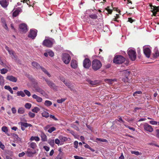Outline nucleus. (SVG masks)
Returning a JSON list of instances; mask_svg holds the SVG:
<instances>
[{
    "label": "nucleus",
    "instance_id": "f257e3e1",
    "mask_svg": "<svg viewBox=\"0 0 159 159\" xmlns=\"http://www.w3.org/2000/svg\"><path fill=\"white\" fill-rule=\"evenodd\" d=\"M102 66L101 62L99 60L95 59L92 62V69L95 71L99 69Z\"/></svg>",
    "mask_w": 159,
    "mask_h": 159
},
{
    "label": "nucleus",
    "instance_id": "f03ea898",
    "mask_svg": "<svg viewBox=\"0 0 159 159\" xmlns=\"http://www.w3.org/2000/svg\"><path fill=\"white\" fill-rule=\"evenodd\" d=\"M125 61V58L121 55L115 56L113 59V62L116 64H121Z\"/></svg>",
    "mask_w": 159,
    "mask_h": 159
},
{
    "label": "nucleus",
    "instance_id": "7ed1b4c3",
    "mask_svg": "<svg viewBox=\"0 0 159 159\" xmlns=\"http://www.w3.org/2000/svg\"><path fill=\"white\" fill-rule=\"evenodd\" d=\"M127 53L131 60L134 61L135 60L136 58V55L135 50L129 48L128 50Z\"/></svg>",
    "mask_w": 159,
    "mask_h": 159
},
{
    "label": "nucleus",
    "instance_id": "20e7f679",
    "mask_svg": "<svg viewBox=\"0 0 159 159\" xmlns=\"http://www.w3.org/2000/svg\"><path fill=\"white\" fill-rule=\"evenodd\" d=\"M54 42V40L52 39H46L43 41V45L45 46L50 48L52 46Z\"/></svg>",
    "mask_w": 159,
    "mask_h": 159
},
{
    "label": "nucleus",
    "instance_id": "39448f33",
    "mask_svg": "<svg viewBox=\"0 0 159 159\" xmlns=\"http://www.w3.org/2000/svg\"><path fill=\"white\" fill-rule=\"evenodd\" d=\"M62 59L65 64H68L70 61L71 57L68 54L64 53L62 54Z\"/></svg>",
    "mask_w": 159,
    "mask_h": 159
},
{
    "label": "nucleus",
    "instance_id": "423d86ee",
    "mask_svg": "<svg viewBox=\"0 0 159 159\" xmlns=\"http://www.w3.org/2000/svg\"><path fill=\"white\" fill-rule=\"evenodd\" d=\"M43 79L45 80L47 84L50 88L53 89L54 90H57V87L52 81H50L48 79H46L45 78H43Z\"/></svg>",
    "mask_w": 159,
    "mask_h": 159
},
{
    "label": "nucleus",
    "instance_id": "0eeeda50",
    "mask_svg": "<svg viewBox=\"0 0 159 159\" xmlns=\"http://www.w3.org/2000/svg\"><path fill=\"white\" fill-rule=\"evenodd\" d=\"M37 30H31L28 34V37L32 39H34L36 37Z\"/></svg>",
    "mask_w": 159,
    "mask_h": 159
},
{
    "label": "nucleus",
    "instance_id": "6e6552de",
    "mask_svg": "<svg viewBox=\"0 0 159 159\" xmlns=\"http://www.w3.org/2000/svg\"><path fill=\"white\" fill-rule=\"evenodd\" d=\"M144 129L149 132H152L153 130V129L152 126L147 123H145L143 125Z\"/></svg>",
    "mask_w": 159,
    "mask_h": 159
},
{
    "label": "nucleus",
    "instance_id": "1a4fd4ad",
    "mask_svg": "<svg viewBox=\"0 0 159 159\" xmlns=\"http://www.w3.org/2000/svg\"><path fill=\"white\" fill-rule=\"evenodd\" d=\"M91 62L88 58H85L83 61V66L86 69H88L91 66Z\"/></svg>",
    "mask_w": 159,
    "mask_h": 159
},
{
    "label": "nucleus",
    "instance_id": "9d476101",
    "mask_svg": "<svg viewBox=\"0 0 159 159\" xmlns=\"http://www.w3.org/2000/svg\"><path fill=\"white\" fill-rule=\"evenodd\" d=\"M62 81L70 89L71 91L73 92L75 91V90L74 89L73 87L71 85V84L68 81H66L65 79H63V80H62Z\"/></svg>",
    "mask_w": 159,
    "mask_h": 159
},
{
    "label": "nucleus",
    "instance_id": "9b49d317",
    "mask_svg": "<svg viewBox=\"0 0 159 159\" xmlns=\"http://www.w3.org/2000/svg\"><path fill=\"white\" fill-rule=\"evenodd\" d=\"M19 28L21 31L25 33L27 30L28 29L26 24H22L20 25Z\"/></svg>",
    "mask_w": 159,
    "mask_h": 159
},
{
    "label": "nucleus",
    "instance_id": "f8f14e48",
    "mask_svg": "<svg viewBox=\"0 0 159 159\" xmlns=\"http://www.w3.org/2000/svg\"><path fill=\"white\" fill-rule=\"evenodd\" d=\"M143 52L146 57L148 58H149L151 53L150 49L148 48H143Z\"/></svg>",
    "mask_w": 159,
    "mask_h": 159
},
{
    "label": "nucleus",
    "instance_id": "ddd939ff",
    "mask_svg": "<svg viewBox=\"0 0 159 159\" xmlns=\"http://www.w3.org/2000/svg\"><path fill=\"white\" fill-rule=\"evenodd\" d=\"M35 89L36 92L39 93L44 96H45L46 95L45 92L43 89L39 87H35Z\"/></svg>",
    "mask_w": 159,
    "mask_h": 159
},
{
    "label": "nucleus",
    "instance_id": "4468645a",
    "mask_svg": "<svg viewBox=\"0 0 159 159\" xmlns=\"http://www.w3.org/2000/svg\"><path fill=\"white\" fill-rule=\"evenodd\" d=\"M152 11L153 13V15L154 16H156L157 12L159 11V9L158 7L156 6H153L151 7Z\"/></svg>",
    "mask_w": 159,
    "mask_h": 159
},
{
    "label": "nucleus",
    "instance_id": "2eb2a0df",
    "mask_svg": "<svg viewBox=\"0 0 159 159\" xmlns=\"http://www.w3.org/2000/svg\"><path fill=\"white\" fill-rule=\"evenodd\" d=\"M6 79L7 80L14 82H16L17 81V79L12 75L7 76Z\"/></svg>",
    "mask_w": 159,
    "mask_h": 159
},
{
    "label": "nucleus",
    "instance_id": "dca6fc26",
    "mask_svg": "<svg viewBox=\"0 0 159 159\" xmlns=\"http://www.w3.org/2000/svg\"><path fill=\"white\" fill-rule=\"evenodd\" d=\"M58 138L60 141V145L63 144L64 142L68 140V138L66 137L63 136L62 135L59 136L58 137Z\"/></svg>",
    "mask_w": 159,
    "mask_h": 159
},
{
    "label": "nucleus",
    "instance_id": "f3484780",
    "mask_svg": "<svg viewBox=\"0 0 159 159\" xmlns=\"http://www.w3.org/2000/svg\"><path fill=\"white\" fill-rule=\"evenodd\" d=\"M0 4L3 7H6L8 5V2L6 0H2L0 1Z\"/></svg>",
    "mask_w": 159,
    "mask_h": 159
},
{
    "label": "nucleus",
    "instance_id": "a211bd4d",
    "mask_svg": "<svg viewBox=\"0 0 159 159\" xmlns=\"http://www.w3.org/2000/svg\"><path fill=\"white\" fill-rule=\"evenodd\" d=\"M71 66L74 69L76 68L78 66L77 61L75 60H72L71 61Z\"/></svg>",
    "mask_w": 159,
    "mask_h": 159
},
{
    "label": "nucleus",
    "instance_id": "6ab92c4d",
    "mask_svg": "<svg viewBox=\"0 0 159 159\" xmlns=\"http://www.w3.org/2000/svg\"><path fill=\"white\" fill-rule=\"evenodd\" d=\"M32 98L35 99L36 101L39 102H42L43 100L42 99L41 97L35 94L32 95Z\"/></svg>",
    "mask_w": 159,
    "mask_h": 159
},
{
    "label": "nucleus",
    "instance_id": "aec40b11",
    "mask_svg": "<svg viewBox=\"0 0 159 159\" xmlns=\"http://www.w3.org/2000/svg\"><path fill=\"white\" fill-rule=\"evenodd\" d=\"M32 65L37 69H40L41 67L39 64L35 61L32 62Z\"/></svg>",
    "mask_w": 159,
    "mask_h": 159
},
{
    "label": "nucleus",
    "instance_id": "412c9836",
    "mask_svg": "<svg viewBox=\"0 0 159 159\" xmlns=\"http://www.w3.org/2000/svg\"><path fill=\"white\" fill-rule=\"evenodd\" d=\"M153 56L154 58H156L157 57L159 56V52L157 48H156L154 49V53L153 54Z\"/></svg>",
    "mask_w": 159,
    "mask_h": 159
},
{
    "label": "nucleus",
    "instance_id": "4be33fe9",
    "mask_svg": "<svg viewBox=\"0 0 159 159\" xmlns=\"http://www.w3.org/2000/svg\"><path fill=\"white\" fill-rule=\"evenodd\" d=\"M36 152H33L30 151V148H28L27 151L26 152V154H27V156L29 157H31L33 156L34 154H35Z\"/></svg>",
    "mask_w": 159,
    "mask_h": 159
},
{
    "label": "nucleus",
    "instance_id": "5701e85b",
    "mask_svg": "<svg viewBox=\"0 0 159 159\" xmlns=\"http://www.w3.org/2000/svg\"><path fill=\"white\" fill-rule=\"evenodd\" d=\"M116 79H105L104 81L106 83L109 84H112L113 82L116 81Z\"/></svg>",
    "mask_w": 159,
    "mask_h": 159
},
{
    "label": "nucleus",
    "instance_id": "b1692460",
    "mask_svg": "<svg viewBox=\"0 0 159 159\" xmlns=\"http://www.w3.org/2000/svg\"><path fill=\"white\" fill-rule=\"evenodd\" d=\"M22 11V10L20 9H18L16 10L13 13V16L14 17H16L19 14V13Z\"/></svg>",
    "mask_w": 159,
    "mask_h": 159
},
{
    "label": "nucleus",
    "instance_id": "393cba45",
    "mask_svg": "<svg viewBox=\"0 0 159 159\" xmlns=\"http://www.w3.org/2000/svg\"><path fill=\"white\" fill-rule=\"evenodd\" d=\"M40 136L41 138V140L43 141H46L47 140V138L46 136L44 133L42 132Z\"/></svg>",
    "mask_w": 159,
    "mask_h": 159
},
{
    "label": "nucleus",
    "instance_id": "a878e982",
    "mask_svg": "<svg viewBox=\"0 0 159 159\" xmlns=\"http://www.w3.org/2000/svg\"><path fill=\"white\" fill-rule=\"evenodd\" d=\"M5 80L4 77L0 74V85L3 86L4 84Z\"/></svg>",
    "mask_w": 159,
    "mask_h": 159
},
{
    "label": "nucleus",
    "instance_id": "bb28decb",
    "mask_svg": "<svg viewBox=\"0 0 159 159\" xmlns=\"http://www.w3.org/2000/svg\"><path fill=\"white\" fill-rule=\"evenodd\" d=\"M8 52L13 59H16V57L15 55V53L12 50H10Z\"/></svg>",
    "mask_w": 159,
    "mask_h": 159
},
{
    "label": "nucleus",
    "instance_id": "cd10ccee",
    "mask_svg": "<svg viewBox=\"0 0 159 159\" xmlns=\"http://www.w3.org/2000/svg\"><path fill=\"white\" fill-rule=\"evenodd\" d=\"M49 77H50L51 76V75L48 72V71L46 70L43 67H41L40 68Z\"/></svg>",
    "mask_w": 159,
    "mask_h": 159
},
{
    "label": "nucleus",
    "instance_id": "c85d7f7f",
    "mask_svg": "<svg viewBox=\"0 0 159 159\" xmlns=\"http://www.w3.org/2000/svg\"><path fill=\"white\" fill-rule=\"evenodd\" d=\"M17 94L18 96H21L22 97H24L25 96V94L24 93V92H23L22 91H18L17 92Z\"/></svg>",
    "mask_w": 159,
    "mask_h": 159
},
{
    "label": "nucleus",
    "instance_id": "c756f323",
    "mask_svg": "<svg viewBox=\"0 0 159 159\" xmlns=\"http://www.w3.org/2000/svg\"><path fill=\"white\" fill-rule=\"evenodd\" d=\"M42 116L43 117L47 118L49 116V115L48 112L46 111H44L42 113Z\"/></svg>",
    "mask_w": 159,
    "mask_h": 159
},
{
    "label": "nucleus",
    "instance_id": "7c9ffc66",
    "mask_svg": "<svg viewBox=\"0 0 159 159\" xmlns=\"http://www.w3.org/2000/svg\"><path fill=\"white\" fill-rule=\"evenodd\" d=\"M30 140L31 141L35 140L36 141H39L40 140V139L38 136H32L30 138Z\"/></svg>",
    "mask_w": 159,
    "mask_h": 159
},
{
    "label": "nucleus",
    "instance_id": "2f4dec72",
    "mask_svg": "<svg viewBox=\"0 0 159 159\" xmlns=\"http://www.w3.org/2000/svg\"><path fill=\"white\" fill-rule=\"evenodd\" d=\"M52 104V102L50 101L46 100L44 102V105L47 107H49Z\"/></svg>",
    "mask_w": 159,
    "mask_h": 159
},
{
    "label": "nucleus",
    "instance_id": "473e14b6",
    "mask_svg": "<svg viewBox=\"0 0 159 159\" xmlns=\"http://www.w3.org/2000/svg\"><path fill=\"white\" fill-rule=\"evenodd\" d=\"M29 146L33 149H34L37 147V145L35 143L32 142L30 144Z\"/></svg>",
    "mask_w": 159,
    "mask_h": 159
},
{
    "label": "nucleus",
    "instance_id": "72a5a7b5",
    "mask_svg": "<svg viewBox=\"0 0 159 159\" xmlns=\"http://www.w3.org/2000/svg\"><path fill=\"white\" fill-rule=\"evenodd\" d=\"M25 112V109L23 108H19L18 110V112L20 114H23Z\"/></svg>",
    "mask_w": 159,
    "mask_h": 159
},
{
    "label": "nucleus",
    "instance_id": "f704fd0d",
    "mask_svg": "<svg viewBox=\"0 0 159 159\" xmlns=\"http://www.w3.org/2000/svg\"><path fill=\"white\" fill-rule=\"evenodd\" d=\"M40 111V109L37 107H35L32 110V111L34 112L37 113Z\"/></svg>",
    "mask_w": 159,
    "mask_h": 159
},
{
    "label": "nucleus",
    "instance_id": "c9c22d12",
    "mask_svg": "<svg viewBox=\"0 0 159 159\" xmlns=\"http://www.w3.org/2000/svg\"><path fill=\"white\" fill-rule=\"evenodd\" d=\"M8 71L7 69L3 68L0 70V73L2 74H4L6 73Z\"/></svg>",
    "mask_w": 159,
    "mask_h": 159
},
{
    "label": "nucleus",
    "instance_id": "e433bc0d",
    "mask_svg": "<svg viewBox=\"0 0 159 159\" xmlns=\"http://www.w3.org/2000/svg\"><path fill=\"white\" fill-rule=\"evenodd\" d=\"M89 16L91 18L93 19H97L98 18V16L95 14H92L90 15Z\"/></svg>",
    "mask_w": 159,
    "mask_h": 159
},
{
    "label": "nucleus",
    "instance_id": "4c0bfd02",
    "mask_svg": "<svg viewBox=\"0 0 159 159\" xmlns=\"http://www.w3.org/2000/svg\"><path fill=\"white\" fill-rule=\"evenodd\" d=\"M56 129L55 127H50V129L48 130V131L49 133H51L53 131L55 130Z\"/></svg>",
    "mask_w": 159,
    "mask_h": 159
},
{
    "label": "nucleus",
    "instance_id": "58836bf2",
    "mask_svg": "<svg viewBox=\"0 0 159 159\" xmlns=\"http://www.w3.org/2000/svg\"><path fill=\"white\" fill-rule=\"evenodd\" d=\"M131 152L132 154H134L137 156L140 155L141 154V153H140L138 151H131Z\"/></svg>",
    "mask_w": 159,
    "mask_h": 159
},
{
    "label": "nucleus",
    "instance_id": "ea45409f",
    "mask_svg": "<svg viewBox=\"0 0 159 159\" xmlns=\"http://www.w3.org/2000/svg\"><path fill=\"white\" fill-rule=\"evenodd\" d=\"M96 140L98 141H100L102 142H107V140L105 139H101V138H97L96 139Z\"/></svg>",
    "mask_w": 159,
    "mask_h": 159
},
{
    "label": "nucleus",
    "instance_id": "a19ab883",
    "mask_svg": "<svg viewBox=\"0 0 159 159\" xmlns=\"http://www.w3.org/2000/svg\"><path fill=\"white\" fill-rule=\"evenodd\" d=\"M25 94L28 97H30L31 96V93L28 90L25 89L24 90Z\"/></svg>",
    "mask_w": 159,
    "mask_h": 159
},
{
    "label": "nucleus",
    "instance_id": "79ce46f5",
    "mask_svg": "<svg viewBox=\"0 0 159 159\" xmlns=\"http://www.w3.org/2000/svg\"><path fill=\"white\" fill-rule=\"evenodd\" d=\"M54 141L53 139L49 140L48 143L52 146H53L54 144Z\"/></svg>",
    "mask_w": 159,
    "mask_h": 159
},
{
    "label": "nucleus",
    "instance_id": "37998d69",
    "mask_svg": "<svg viewBox=\"0 0 159 159\" xmlns=\"http://www.w3.org/2000/svg\"><path fill=\"white\" fill-rule=\"evenodd\" d=\"M2 130L3 132L7 133L8 132V129L7 127L6 126H3L2 128Z\"/></svg>",
    "mask_w": 159,
    "mask_h": 159
},
{
    "label": "nucleus",
    "instance_id": "c03bdc74",
    "mask_svg": "<svg viewBox=\"0 0 159 159\" xmlns=\"http://www.w3.org/2000/svg\"><path fill=\"white\" fill-rule=\"evenodd\" d=\"M31 107V104L29 103H27L25 104V107L26 109H30Z\"/></svg>",
    "mask_w": 159,
    "mask_h": 159
},
{
    "label": "nucleus",
    "instance_id": "a18cd8bd",
    "mask_svg": "<svg viewBox=\"0 0 159 159\" xmlns=\"http://www.w3.org/2000/svg\"><path fill=\"white\" fill-rule=\"evenodd\" d=\"M48 55L51 57H53L54 56V53L52 51L48 50Z\"/></svg>",
    "mask_w": 159,
    "mask_h": 159
},
{
    "label": "nucleus",
    "instance_id": "49530a36",
    "mask_svg": "<svg viewBox=\"0 0 159 159\" xmlns=\"http://www.w3.org/2000/svg\"><path fill=\"white\" fill-rule=\"evenodd\" d=\"M66 98H61L60 99L57 100V102L59 103H61L66 100Z\"/></svg>",
    "mask_w": 159,
    "mask_h": 159
},
{
    "label": "nucleus",
    "instance_id": "de8ad7c7",
    "mask_svg": "<svg viewBox=\"0 0 159 159\" xmlns=\"http://www.w3.org/2000/svg\"><path fill=\"white\" fill-rule=\"evenodd\" d=\"M124 73L125 75V76L127 77L129 75L130 73L129 71L126 70L124 71Z\"/></svg>",
    "mask_w": 159,
    "mask_h": 159
},
{
    "label": "nucleus",
    "instance_id": "09e8293b",
    "mask_svg": "<svg viewBox=\"0 0 159 159\" xmlns=\"http://www.w3.org/2000/svg\"><path fill=\"white\" fill-rule=\"evenodd\" d=\"M20 123L21 124V126H23L25 127H27V125H28L27 123L23 122H20Z\"/></svg>",
    "mask_w": 159,
    "mask_h": 159
},
{
    "label": "nucleus",
    "instance_id": "8fccbe9b",
    "mask_svg": "<svg viewBox=\"0 0 159 159\" xmlns=\"http://www.w3.org/2000/svg\"><path fill=\"white\" fill-rule=\"evenodd\" d=\"M28 114L30 117L31 118L34 117L35 116V114L34 113L31 112H29Z\"/></svg>",
    "mask_w": 159,
    "mask_h": 159
},
{
    "label": "nucleus",
    "instance_id": "3c124183",
    "mask_svg": "<svg viewBox=\"0 0 159 159\" xmlns=\"http://www.w3.org/2000/svg\"><path fill=\"white\" fill-rule=\"evenodd\" d=\"M124 125L127 128H128L129 129H130V130H131L133 131H135V129L133 128V127H131L129 126H128V125H126L125 124H124Z\"/></svg>",
    "mask_w": 159,
    "mask_h": 159
},
{
    "label": "nucleus",
    "instance_id": "603ef678",
    "mask_svg": "<svg viewBox=\"0 0 159 159\" xmlns=\"http://www.w3.org/2000/svg\"><path fill=\"white\" fill-rule=\"evenodd\" d=\"M150 124L152 125H156L157 124L158 122L157 121L152 120L149 121Z\"/></svg>",
    "mask_w": 159,
    "mask_h": 159
},
{
    "label": "nucleus",
    "instance_id": "864d4df0",
    "mask_svg": "<svg viewBox=\"0 0 159 159\" xmlns=\"http://www.w3.org/2000/svg\"><path fill=\"white\" fill-rule=\"evenodd\" d=\"M142 93V92L140 91H136L134 93L133 96H135L137 95V94H141Z\"/></svg>",
    "mask_w": 159,
    "mask_h": 159
},
{
    "label": "nucleus",
    "instance_id": "5fc2aeb1",
    "mask_svg": "<svg viewBox=\"0 0 159 159\" xmlns=\"http://www.w3.org/2000/svg\"><path fill=\"white\" fill-rule=\"evenodd\" d=\"M74 147L76 148H77L78 144V142L76 141H75L74 143Z\"/></svg>",
    "mask_w": 159,
    "mask_h": 159
},
{
    "label": "nucleus",
    "instance_id": "6e6d98bb",
    "mask_svg": "<svg viewBox=\"0 0 159 159\" xmlns=\"http://www.w3.org/2000/svg\"><path fill=\"white\" fill-rule=\"evenodd\" d=\"M60 141L59 139H56L55 140V143H56V144H57L58 145H59V144H60Z\"/></svg>",
    "mask_w": 159,
    "mask_h": 159
},
{
    "label": "nucleus",
    "instance_id": "4d7b16f0",
    "mask_svg": "<svg viewBox=\"0 0 159 159\" xmlns=\"http://www.w3.org/2000/svg\"><path fill=\"white\" fill-rule=\"evenodd\" d=\"M106 9L107 11L108 12L109 14H111L112 12V10L109 8V7H107L106 8Z\"/></svg>",
    "mask_w": 159,
    "mask_h": 159
},
{
    "label": "nucleus",
    "instance_id": "13d9d810",
    "mask_svg": "<svg viewBox=\"0 0 159 159\" xmlns=\"http://www.w3.org/2000/svg\"><path fill=\"white\" fill-rule=\"evenodd\" d=\"M0 148L2 150H4L5 148V146L2 144L1 142H0Z\"/></svg>",
    "mask_w": 159,
    "mask_h": 159
},
{
    "label": "nucleus",
    "instance_id": "bf43d9fd",
    "mask_svg": "<svg viewBox=\"0 0 159 159\" xmlns=\"http://www.w3.org/2000/svg\"><path fill=\"white\" fill-rule=\"evenodd\" d=\"M88 82L92 85H94L96 84V82H95L91 80H89L88 81Z\"/></svg>",
    "mask_w": 159,
    "mask_h": 159
},
{
    "label": "nucleus",
    "instance_id": "052dcab7",
    "mask_svg": "<svg viewBox=\"0 0 159 159\" xmlns=\"http://www.w3.org/2000/svg\"><path fill=\"white\" fill-rule=\"evenodd\" d=\"M49 116H50V117L51 118L53 119L54 120H58V119H57V118H56L55 117V116H53V115H51Z\"/></svg>",
    "mask_w": 159,
    "mask_h": 159
},
{
    "label": "nucleus",
    "instance_id": "680f3d73",
    "mask_svg": "<svg viewBox=\"0 0 159 159\" xmlns=\"http://www.w3.org/2000/svg\"><path fill=\"white\" fill-rule=\"evenodd\" d=\"M74 157L75 159H83V158L82 157L78 156H74Z\"/></svg>",
    "mask_w": 159,
    "mask_h": 159
},
{
    "label": "nucleus",
    "instance_id": "e2e57ef3",
    "mask_svg": "<svg viewBox=\"0 0 159 159\" xmlns=\"http://www.w3.org/2000/svg\"><path fill=\"white\" fill-rule=\"evenodd\" d=\"M2 26L6 30H7L8 28L6 22L3 24Z\"/></svg>",
    "mask_w": 159,
    "mask_h": 159
},
{
    "label": "nucleus",
    "instance_id": "0e129e2a",
    "mask_svg": "<svg viewBox=\"0 0 159 159\" xmlns=\"http://www.w3.org/2000/svg\"><path fill=\"white\" fill-rule=\"evenodd\" d=\"M51 125H48L44 128L45 130H47V129H48L50 128Z\"/></svg>",
    "mask_w": 159,
    "mask_h": 159
},
{
    "label": "nucleus",
    "instance_id": "69168bd1",
    "mask_svg": "<svg viewBox=\"0 0 159 159\" xmlns=\"http://www.w3.org/2000/svg\"><path fill=\"white\" fill-rule=\"evenodd\" d=\"M43 148L46 151H48L49 150V148L46 146H43Z\"/></svg>",
    "mask_w": 159,
    "mask_h": 159
},
{
    "label": "nucleus",
    "instance_id": "338daca9",
    "mask_svg": "<svg viewBox=\"0 0 159 159\" xmlns=\"http://www.w3.org/2000/svg\"><path fill=\"white\" fill-rule=\"evenodd\" d=\"M84 147L87 148H88L90 150H92V148L87 144H85V145H84Z\"/></svg>",
    "mask_w": 159,
    "mask_h": 159
},
{
    "label": "nucleus",
    "instance_id": "774afa93",
    "mask_svg": "<svg viewBox=\"0 0 159 159\" xmlns=\"http://www.w3.org/2000/svg\"><path fill=\"white\" fill-rule=\"evenodd\" d=\"M157 134L156 136L157 137L159 138V129H157L156 130Z\"/></svg>",
    "mask_w": 159,
    "mask_h": 159
}]
</instances>
